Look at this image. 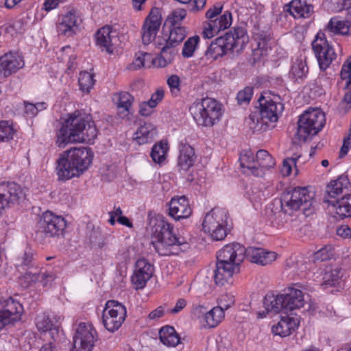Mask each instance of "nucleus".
Returning <instances> with one entry per match:
<instances>
[{
  "instance_id": "nucleus-50",
  "label": "nucleus",
  "mask_w": 351,
  "mask_h": 351,
  "mask_svg": "<svg viewBox=\"0 0 351 351\" xmlns=\"http://www.w3.org/2000/svg\"><path fill=\"white\" fill-rule=\"evenodd\" d=\"M147 58L151 59V54L147 52L138 51L135 54L134 60L129 66V69L137 70L143 67Z\"/></svg>"
},
{
  "instance_id": "nucleus-52",
  "label": "nucleus",
  "mask_w": 351,
  "mask_h": 351,
  "mask_svg": "<svg viewBox=\"0 0 351 351\" xmlns=\"http://www.w3.org/2000/svg\"><path fill=\"white\" fill-rule=\"evenodd\" d=\"M340 75L341 79L346 81L345 87L348 88L351 85V57L343 64Z\"/></svg>"
},
{
  "instance_id": "nucleus-1",
  "label": "nucleus",
  "mask_w": 351,
  "mask_h": 351,
  "mask_svg": "<svg viewBox=\"0 0 351 351\" xmlns=\"http://www.w3.org/2000/svg\"><path fill=\"white\" fill-rule=\"evenodd\" d=\"M97 136V130L90 114L76 110L69 114L57 132L56 143L64 147L68 143H91Z\"/></svg>"
},
{
  "instance_id": "nucleus-43",
  "label": "nucleus",
  "mask_w": 351,
  "mask_h": 351,
  "mask_svg": "<svg viewBox=\"0 0 351 351\" xmlns=\"http://www.w3.org/2000/svg\"><path fill=\"white\" fill-rule=\"evenodd\" d=\"M240 165L242 168L247 169L252 174L256 176V158L251 152H248L243 154L239 158Z\"/></svg>"
},
{
  "instance_id": "nucleus-15",
  "label": "nucleus",
  "mask_w": 351,
  "mask_h": 351,
  "mask_svg": "<svg viewBox=\"0 0 351 351\" xmlns=\"http://www.w3.org/2000/svg\"><path fill=\"white\" fill-rule=\"evenodd\" d=\"M23 306L12 298L0 301V330L21 319Z\"/></svg>"
},
{
  "instance_id": "nucleus-27",
  "label": "nucleus",
  "mask_w": 351,
  "mask_h": 351,
  "mask_svg": "<svg viewBox=\"0 0 351 351\" xmlns=\"http://www.w3.org/2000/svg\"><path fill=\"white\" fill-rule=\"evenodd\" d=\"M308 73V66L306 63V57L300 56L293 62L289 77L295 83L302 84L304 82Z\"/></svg>"
},
{
  "instance_id": "nucleus-47",
  "label": "nucleus",
  "mask_w": 351,
  "mask_h": 351,
  "mask_svg": "<svg viewBox=\"0 0 351 351\" xmlns=\"http://www.w3.org/2000/svg\"><path fill=\"white\" fill-rule=\"evenodd\" d=\"M134 101V97L128 92H122L119 95L118 108L122 109L123 112L128 114L130 109Z\"/></svg>"
},
{
  "instance_id": "nucleus-38",
  "label": "nucleus",
  "mask_w": 351,
  "mask_h": 351,
  "mask_svg": "<svg viewBox=\"0 0 351 351\" xmlns=\"http://www.w3.org/2000/svg\"><path fill=\"white\" fill-rule=\"evenodd\" d=\"M36 325L38 330L46 332L49 330L53 335V331L58 332V326L53 324L49 316L42 313L37 315L36 318Z\"/></svg>"
},
{
  "instance_id": "nucleus-30",
  "label": "nucleus",
  "mask_w": 351,
  "mask_h": 351,
  "mask_svg": "<svg viewBox=\"0 0 351 351\" xmlns=\"http://www.w3.org/2000/svg\"><path fill=\"white\" fill-rule=\"evenodd\" d=\"M284 300L282 295H274L273 293L267 294L264 298L263 305L266 311V313L263 315L259 313L261 317H265L267 313H271L277 314L281 311L285 313Z\"/></svg>"
},
{
  "instance_id": "nucleus-29",
  "label": "nucleus",
  "mask_w": 351,
  "mask_h": 351,
  "mask_svg": "<svg viewBox=\"0 0 351 351\" xmlns=\"http://www.w3.org/2000/svg\"><path fill=\"white\" fill-rule=\"evenodd\" d=\"M179 148L178 166L180 171H186L195 162L194 149L190 145L183 143H180Z\"/></svg>"
},
{
  "instance_id": "nucleus-64",
  "label": "nucleus",
  "mask_w": 351,
  "mask_h": 351,
  "mask_svg": "<svg viewBox=\"0 0 351 351\" xmlns=\"http://www.w3.org/2000/svg\"><path fill=\"white\" fill-rule=\"evenodd\" d=\"M337 234L341 237L349 238L351 237V229L348 226H341L337 228Z\"/></svg>"
},
{
  "instance_id": "nucleus-61",
  "label": "nucleus",
  "mask_w": 351,
  "mask_h": 351,
  "mask_svg": "<svg viewBox=\"0 0 351 351\" xmlns=\"http://www.w3.org/2000/svg\"><path fill=\"white\" fill-rule=\"evenodd\" d=\"M25 105V114L29 117H33L36 116L37 113V108L36 105L32 103H29L27 101H24Z\"/></svg>"
},
{
  "instance_id": "nucleus-23",
  "label": "nucleus",
  "mask_w": 351,
  "mask_h": 351,
  "mask_svg": "<svg viewBox=\"0 0 351 351\" xmlns=\"http://www.w3.org/2000/svg\"><path fill=\"white\" fill-rule=\"evenodd\" d=\"M284 11L295 19H306L313 14V6L306 0H292L284 5Z\"/></svg>"
},
{
  "instance_id": "nucleus-54",
  "label": "nucleus",
  "mask_w": 351,
  "mask_h": 351,
  "mask_svg": "<svg viewBox=\"0 0 351 351\" xmlns=\"http://www.w3.org/2000/svg\"><path fill=\"white\" fill-rule=\"evenodd\" d=\"M167 83L173 96L177 97L180 92V80L178 75H171L168 77Z\"/></svg>"
},
{
  "instance_id": "nucleus-53",
  "label": "nucleus",
  "mask_w": 351,
  "mask_h": 351,
  "mask_svg": "<svg viewBox=\"0 0 351 351\" xmlns=\"http://www.w3.org/2000/svg\"><path fill=\"white\" fill-rule=\"evenodd\" d=\"M254 88L252 86H247L240 90L237 96L239 104H248L252 97Z\"/></svg>"
},
{
  "instance_id": "nucleus-5",
  "label": "nucleus",
  "mask_w": 351,
  "mask_h": 351,
  "mask_svg": "<svg viewBox=\"0 0 351 351\" xmlns=\"http://www.w3.org/2000/svg\"><path fill=\"white\" fill-rule=\"evenodd\" d=\"M350 186L346 176H340L326 186L324 202L331 206L341 219L351 217V193H348Z\"/></svg>"
},
{
  "instance_id": "nucleus-60",
  "label": "nucleus",
  "mask_w": 351,
  "mask_h": 351,
  "mask_svg": "<svg viewBox=\"0 0 351 351\" xmlns=\"http://www.w3.org/2000/svg\"><path fill=\"white\" fill-rule=\"evenodd\" d=\"M164 95L165 93L162 89L157 90L154 94L152 95L151 98L148 100L149 104L156 107L157 104L162 100Z\"/></svg>"
},
{
  "instance_id": "nucleus-41",
  "label": "nucleus",
  "mask_w": 351,
  "mask_h": 351,
  "mask_svg": "<svg viewBox=\"0 0 351 351\" xmlns=\"http://www.w3.org/2000/svg\"><path fill=\"white\" fill-rule=\"evenodd\" d=\"M224 317V312L221 308L214 307L205 313V321L209 328L217 326Z\"/></svg>"
},
{
  "instance_id": "nucleus-34",
  "label": "nucleus",
  "mask_w": 351,
  "mask_h": 351,
  "mask_svg": "<svg viewBox=\"0 0 351 351\" xmlns=\"http://www.w3.org/2000/svg\"><path fill=\"white\" fill-rule=\"evenodd\" d=\"M253 32L255 40H257L258 48L261 50H267L268 47H271V41L272 40L270 29L269 27L261 28L258 24L257 27Z\"/></svg>"
},
{
  "instance_id": "nucleus-31",
  "label": "nucleus",
  "mask_w": 351,
  "mask_h": 351,
  "mask_svg": "<svg viewBox=\"0 0 351 351\" xmlns=\"http://www.w3.org/2000/svg\"><path fill=\"white\" fill-rule=\"evenodd\" d=\"M157 134L155 126L151 123L141 125L134 134L133 138L138 145L152 143Z\"/></svg>"
},
{
  "instance_id": "nucleus-16",
  "label": "nucleus",
  "mask_w": 351,
  "mask_h": 351,
  "mask_svg": "<svg viewBox=\"0 0 351 351\" xmlns=\"http://www.w3.org/2000/svg\"><path fill=\"white\" fill-rule=\"evenodd\" d=\"M95 329L84 323H80L73 337V346L71 351H92L96 341Z\"/></svg>"
},
{
  "instance_id": "nucleus-55",
  "label": "nucleus",
  "mask_w": 351,
  "mask_h": 351,
  "mask_svg": "<svg viewBox=\"0 0 351 351\" xmlns=\"http://www.w3.org/2000/svg\"><path fill=\"white\" fill-rule=\"evenodd\" d=\"M234 303V296L232 294L226 293L221 295L219 298V306L217 307L221 308L224 312V310L228 309L232 306H233Z\"/></svg>"
},
{
  "instance_id": "nucleus-13",
  "label": "nucleus",
  "mask_w": 351,
  "mask_h": 351,
  "mask_svg": "<svg viewBox=\"0 0 351 351\" xmlns=\"http://www.w3.org/2000/svg\"><path fill=\"white\" fill-rule=\"evenodd\" d=\"M127 316L125 306L117 300L106 302L102 313V322L110 332L117 330L124 322Z\"/></svg>"
},
{
  "instance_id": "nucleus-32",
  "label": "nucleus",
  "mask_w": 351,
  "mask_h": 351,
  "mask_svg": "<svg viewBox=\"0 0 351 351\" xmlns=\"http://www.w3.org/2000/svg\"><path fill=\"white\" fill-rule=\"evenodd\" d=\"M256 176L262 177L266 170L274 167L276 165L275 160L265 149H260L256 154Z\"/></svg>"
},
{
  "instance_id": "nucleus-18",
  "label": "nucleus",
  "mask_w": 351,
  "mask_h": 351,
  "mask_svg": "<svg viewBox=\"0 0 351 351\" xmlns=\"http://www.w3.org/2000/svg\"><path fill=\"white\" fill-rule=\"evenodd\" d=\"M162 23L161 11L158 8H153L146 17L141 30L142 42L149 45L156 38Z\"/></svg>"
},
{
  "instance_id": "nucleus-48",
  "label": "nucleus",
  "mask_w": 351,
  "mask_h": 351,
  "mask_svg": "<svg viewBox=\"0 0 351 351\" xmlns=\"http://www.w3.org/2000/svg\"><path fill=\"white\" fill-rule=\"evenodd\" d=\"M14 130L8 121H0V142L8 141L13 138Z\"/></svg>"
},
{
  "instance_id": "nucleus-28",
  "label": "nucleus",
  "mask_w": 351,
  "mask_h": 351,
  "mask_svg": "<svg viewBox=\"0 0 351 351\" xmlns=\"http://www.w3.org/2000/svg\"><path fill=\"white\" fill-rule=\"evenodd\" d=\"M298 325L299 319L297 317L286 315L282 317L277 325L273 326L271 330L274 335L285 337L292 334Z\"/></svg>"
},
{
  "instance_id": "nucleus-12",
  "label": "nucleus",
  "mask_w": 351,
  "mask_h": 351,
  "mask_svg": "<svg viewBox=\"0 0 351 351\" xmlns=\"http://www.w3.org/2000/svg\"><path fill=\"white\" fill-rule=\"evenodd\" d=\"M186 28L183 26H171L169 38L160 48V55L152 60L158 67H165L170 64L175 54L174 47L180 45L186 36Z\"/></svg>"
},
{
  "instance_id": "nucleus-36",
  "label": "nucleus",
  "mask_w": 351,
  "mask_h": 351,
  "mask_svg": "<svg viewBox=\"0 0 351 351\" xmlns=\"http://www.w3.org/2000/svg\"><path fill=\"white\" fill-rule=\"evenodd\" d=\"M15 265L19 271L34 267L35 259L33 251L30 248H26L16 258Z\"/></svg>"
},
{
  "instance_id": "nucleus-2",
  "label": "nucleus",
  "mask_w": 351,
  "mask_h": 351,
  "mask_svg": "<svg viewBox=\"0 0 351 351\" xmlns=\"http://www.w3.org/2000/svg\"><path fill=\"white\" fill-rule=\"evenodd\" d=\"M152 227V244L156 251L161 256L178 254L189 247L186 239L177 236L173 226L162 216L158 215L150 219Z\"/></svg>"
},
{
  "instance_id": "nucleus-40",
  "label": "nucleus",
  "mask_w": 351,
  "mask_h": 351,
  "mask_svg": "<svg viewBox=\"0 0 351 351\" xmlns=\"http://www.w3.org/2000/svg\"><path fill=\"white\" fill-rule=\"evenodd\" d=\"M52 280L53 276L46 272H38L34 271L32 272L31 271H25V274L21 278V280H24V282L25 285L24 287H27L31 285L32 282H35L37 281H49L47 279Z\"/></svg>"
},
{
  "instance_id": "nucleus-26",
  "label": "nucleus",
  "mask_w": 351,
  "mask_h": 351,
  "mask_svg": "<svg viewBox=\"0 0 351 351\" xmlns=\"http://www.w3.org/2000/svg\"><path fill=\"white\" fill-rule=\"evenodd\" d=\"M116 36V32L112 30V27H103L95 34L96 44L101 51L112 53L113 52L112 39Z\"/></svg>"
},
{
  "instance_id": "nucleus-46",
  "label": "nucleus",
  "mask_w": 351,
  "mask_h": 351,
  "mask_svg": "<svg viewBox=\"0 0 351 351\" xmlns=\"http://www.w3.org/2000/svg\"><path fill=\"white\" fill-rule=\"evenodd\" d=\"M199 41V37L198 36H194L188 38L184 44L182 51V56L184 58H190L193 56Z\"/></svg>"
},
{
  "instance_id": "nucleus-4",
  "label": "nucleus",
  "mask_w": 351,
  "mask_h": 351,
  "mask_svg": "<svg viewBox=\"0 0 351 351\" xmlns=\"http://www.w3.org/2000/svg\"><path fill=\"white\" fill-rule=\"evenodd\" d=\"M234 249L230 243L221 249L217 254L216 268L214 271V280L217 285L224 286L232 283L236 271L238 272L242 258L243 248Z\"/></svg>"
},
{
  "instance_id": "nucleus-37",
  "label": "nucleus",
  "mask_w": 351,
  "mask_h": 351,
  "mask_svg": "<svg viewBox=\"0 0 351 351\" xmlns=\"http://www.w3.org/2000/svg\"><path fill=\"white\" fill-rule=\"evenodd\" d=\"M326 31L335 34L351 35V23L348 21H339L332 18L327 25Z\"/></svg>"
},
{
  "instance_id": "nucleus-42",
  "label": "nucleus",
  "mask_w": 351,
  "mask_h": 351,
  "mask_svg": "<svg viewBox=\"0 0 351 351\" xmlns=\"http://www.w3.org/2000/svg\"><path fill=\"white\" fill-rule=\"evenodd\" d=\"M328 9L335 12L345 10L351 19V0H329Z\"/></svg>"
},
{
  "instance_id": "nucleus-20",
  "label": "nucleus",
  "mask_w": 351,
  "mask_h": 351,
  "mask_svg": "<svg viewBox=\"0 0 351 351\" xmlns=\"http://www.w3.org/2000/svg\"><path fill=\"white\" fill-rule=\"evenodd\" d=\"M154 267L146 259H139L136 263V268L131 280L136 289H143L152 278Z\"/></svg>"
},
{
  "instance_id": "nucleus-56",
  "label": "nucleus",
  "mask_w": 351,
  "mask_h": 351,
  "mask_svg": "<svg viewBox=\"0 0 351 351\" xmlns=\"http://www.w3.org/2000/svg\"><path fill=\"white\" fill-rule=\"evenodd\" d=\"M339 108L343 113H347L351 109V90H348L345 93L339 104Z\"/></svg>"
},
{
  "instance_id": "nucleus-58",
  "label": "nucleus",
  "mask_w": 351,
  "mask_h": 351,
  "mask_svg": "<svg viewBox=\"0 0 351 351\" xmlns=\"http://www.w3.org/2000/svg\"><path fill=\"white\" fill-rule=\"evenodd\" d=\"M154 108L148 101H143L139 105V114L143 117H148L152 114Z\"/></svg>"
},
{
  "instance_id": "nucleus-19",
  "label": "nucleus",
  "mask_w": 351,
  "mask_h": 351,
  "mask_svg": "<svg viewBox=\"0 0 351 351\" xmlns=\"http://www.w3.org/2000/svg\"><path fill=\"white\" fill-rule=\"evenodd\" d=\"M23 57L18 52H9L0 57V77H7L24 66Z\"/></svg>"
},
{
  "instance_id": "nucleus-22",
  "label": "nucleus",
  "mask_w": 351,
  "mask_h": 351,
  "mask_svg": "<svg viewBox=\"0 0 351 351\" xmlns=\"http://www.w3.org/2000/svg\"><path fill=\"white\" fill-rule=\"evenodd\" d=\"M82 19L78 12L71 10L62 16L61 22L58 25V32L65 36H71L75 34Z\"/></svg>"
},
{
  "instance_id": "nucleus-11",
  "label": "nucleus",
  "mask_w": 351,
  "mask_h": 351,
  "mask_svg": "<svg viewBox=\"0 0 351 351\" xmlns=\"http://www.w3.org/2000/svg\"><path fill=\"white\" fill-rule=\"evenodd\" d=\"M66 228V221L51 211H45L41 215L36 231V239L43 241L46 239L59 237L63 234Z\"/></svg>"
},
{
  "instance_id": "nucleus-9",
  "label": "nucleus",
  "mask_w": 351,
  "mask_h": 351,
  "mask_svg": "<svg viewBox=\"0 0 351 351\" xmlns=\"http://www.w3.org/2000/svg\"><path fill=\"white\" fill-rule=\"evenodd\" d=\"M189 111L198 125L212 127L218 123L222 115L221 105L209 97L195 100Z\"/></svg>"
},
{
  "instance_id": "nucleus-51",
  "label": "nucleus",
  "mask_w": 351,
  "mask_h": 351,
  "mask_svg": "<svg viewBox=\"0 0 351 351\" xmlns=\"http://www.w3.org/2000/svg\"><path fill=\"white\" fill-rule=\"evenodd\" d=\"M186 16V11L184 9H176L167 17V22L171 26L180 25L179 23L182 21Z\"/></svg>"
},
{
  "instance_id": "nucleus-39",
  "label": "nucleus",
  "mask_w": 351,
  "mask_h": 351,
  "mask_svg": "<svg viewBox=\"0 0 351 351\" xmlns=\"http://www.w3.org/2000/svg\"><path fill=\"white\" fill-rule=\"evenodd\" d=\"M167 150V143L160 141L158 143H156L152 149L150 153L151 158L154 162L160 164L165 160Z\"/></svg>"
},
{
  "instance_id": "nucleus-24",
  "label": "nucleus",
  "mask_w": 351,
  "mask_h": 351,
  "mask_svg": "<svg viewBox=\"0 0 351 351\" xmlns=\"http://www.w3.org/2000/svg\"><path fill=\"white\" fill-rule=\"evenodd\" d=\"M284 301L285 313H288L295 309H298L304 306V295L301 290L291 287L287 289V292L282 294Z\"/></svg>"
},
{
  "instance_id": "nucleus-8",
  "label": "nucleus",
  "mask_w": 351,
  "mask_h": 351,
  "mask_svg": "<svg viewBox=\"0 0 351 351\" xmlns=\"http://www.w3.org/2000/svg\"><path fill=\"white\" fill-rule=\"evenodd\" d=\"M280 202L282 210L291 215L293 211L302 210L306 216L312 213L315 202L313 194L306 187H297L286 191L281 195Z\"/></svg>"
},
{
  "instance_id": "nucleus-63",
  "label": "nucleus",
  "mask_w": 351,
  "mask_h": 351,
  "mask_svg": "<svg viewBox=\"0 0 351 351\" xmlns=\"http://www.w3.org/2000/svg\"><path fill=\"white\" fill-rule=\"evenodd\" d=\"M293 165V163H291L290 160L288 158L285 159L281 169L282 173L285 176H289L291 173Z\"/></svg>"
},
{
  "instance_id": "nucleus-62",
  "label": "nucleus",
  "mask_w": 351,
  "mask_h": 351,
  "mask_svg": "<svg viewBox=\"0 0 351 351\" xmlns=\"http://www.w3.org/2000/svg\"><path fill=\"white\" fill-rule=\"evenodd\" d=\"M222 10V7H218L213 5L212 8L208 9L206 13V17L209 20L214 19L215 16L219 15Z\"/></svg>"
},
{
  "instance_id": "nucleus-10",
  "label": "nucleus",
  "mask_w": 351,
  "mask_h": 351,
  "mask_svg": "<svg viewBox=\"0 0 351 351\" xmlns=\"http://www.w3.org/2000/svg\"><path fill=\"white\" fill-rule=\"evenodd\" d=\"M326 123L325 114L319 108H309L304 111L298 121L295 137L306 141L317 134Z\"/></svg>"
},
{
  "instance_id": "nucleus-3",
  "label": "nucleus",
  "mask_w": 351,
  "mask_h": 351,
  "mask_svg": "<svg viewBox=\"0 0 351 351\" xmlns=\"http://www.w3.org/2000/svg\"><path fill=\"white\" fill-rule=\"evenodd\" d=\"M93 154L88 147H74L64 152L57 160L58 179L67 180L82 174L90 166Z\"/></svg>"
},
{
  "instance_id": "nucleus-21",
  "label": "nucleus",
  "mask_w": 351,
  "mask_h": 351,
  "mask_svg": "<svg viewBox=\"0 0 351 351\" xmlns=\"http://www.w3.org/2000/svg\"><path fill=\"white\" fill-rule=\"evenodd\" d=\"M168 205L169 215L177 221L188 218L192 213L189 199L184 195L173 197Z\"/></svg>"
},
{
  "instance_id": "nucleus-33",
  "label": "nucleus",
  "mask_w": 351,
  "mask_h": 351,
  "mask_svg": "<svg viewBox=\"0 0 351 351\" xmlns=\"http://www.w3.org/2000/svg\"><path fill=\"white\" fill-rule=\"evenodd\" d=\"M323 289H327L332 287H341L342 282V270L340 268H326L324 272H322Z\"/></svg>"
},
{
  "instance_id": "nucleus-7",
  "label": "nucleus",
  "mask_w": 351,
  "mask_h": 351,
  "mask_svg": "<svg viewBox=\"0 0 351 351\" xmlns=\"http://www.w3.org/2000/svg\"><path fill=\"white\" fill-rule=\"evenodd\" d=\"M258 102V108L251 113L248 121L249 127L254 132L265 131L269 127V123L278 121V114L284 109L282 103L273 101L270 97L261 95Z\"/></svg>"
},
{
  "instance_id": "nucleus-59",
  "label": "nucleus",
  "mask_w": 351,
  "mask_h": 351,
  "mask_svg": "<svg viewBox=\"0 0 351 351\" xmlns=\"http://www.w3.org/2000/svg\"><path fill=\"white\" fill-rule=\"evenodd\" d=\"M331 256V253H329L326 248H322L314 253L313 261H326L329 260Z\"/></svg>"
},
{
  "instance_id": "nucleus-14",
  "label": "nucleus",
  "mask_w": 351,
  "mask_h": 351,
  "mask_svg": "<svg viewBox=\"0 0 351 351\" xmlns=\"http://www.w3.org/2000/svg\"><path fill=\"white\" fill-rule=\"evenodd\" d=\"M312 47L320 70L325 71L336 58L334 49L328 42L326 34L319 32L312 42Z\"/></svg>"
},
{
  "instance_id": "nucleus-57",
  "label": "nucleus",
  "mask_w": 351,
  "mask_h": 351,
  "mask_svg": "<svg viewBox=\"0 0 351 351\" xmlns=\"http://www.w3.org/2000/svg\"><path fill=\"white\" fill-rule=\"evenodd\" d=\"M218 19L220 21L221 30L228 28L232 24V18L230 11H225Z\"/></svg>"
},
{
  "instance_id": "nucleus-45",
  "label": "nucleus",
  "mask_w": 351,
  "mask_h": 351,
  "mask_svg": "<svg viewBox=\"0 0 351 351\" xmlns=\"http://www.w3.org/2000/svg\"><path fill=\"white\" fill-rule=\"evenodd\" d=\"M78 82L80 90L83 92L88 93L95 84L94 75L86 71L81 72Z\"/></svg>"
},
{
  "instance_id": "nucleus-6",
  "label": "nucleus",
  "mask_w": 351,
  "mask_h": 351,
  "mask_svg": "<svg viewBox=\"0 0 351 351\" xmlns=\"http://www.w3.org/2000/svg\"><path fill=\"white\" fill-rule=\"evenodd\" d=\"M245 30L241 27L234 28L213 41L205 52L207 59L216 60L228 53H240L245 43Z\"/></svg>"
},
{
  "instance_id": "nucleus-35",
  "label": "nucleus",
  "mask_w": 351,
  "mask_h": 351,
  "mask_svg": "<svg viewBox=\"0 0 351 351\" xmlns=\"http://www.w3.org/2000/svg\"><path fill=\"white\" fill-rule=\"evenodd\" d=\"M160 341L165 346L175 347L180 342V337L173 326H165L159 330Z\"/></svg>"
},
{
  "instance_id": "nucleus-17",
  "label": "nucleus",
  "mask_w": 351,
  "mask_h": 351,
  "mask_svg": "<svg viewBox=\"0 0 351 351\" xmlns=\"http://www.w3.org/2000/svg\"><path fill=\"white\" fill-rule=\"evenodd\" d=\"M234 249L236 247L243 248L242 258L241 263L246 257L250 262L260 265H267L271 264L276 258V254L274 252L267 251L261 247H249L245 248L239 243H232Z\"/></svg>"
},
{
  "instance_id": "nucleus-49",
  "label": "nucleus",
  "mask_w": 351,
  "mask_h": 351,
  "mask_svg": "<svg viewBox=\"0 0 351 351\" xmlns=\"http://www.w3.org/2000/svg\"><path fill=\"white\" fill-rule=\"evenodd\" d=\"M221 30V25L219 19H213L209 20L207 26L204 27L203 34L206 38H210L214 36L215 34H218Z\"/></svg>"
},
{
  "instance_id": "nucleus-25",
  "label": "nucleus",
  "mask_w": 351,
  "mask_h": 351,
  "mask_svg": "<svg viewBox=\"0 0 351 351\" xmlns=\"http://www.w3.org/2000/svg\"><path fill=\"white\" fill-rule=\"evenodd\" d=\"M228 213L225 209L215 208L206 213L202 222L204 232L210 231L219 223L223 224L228 220Z\"/></svg>"
},
{
  "instance_id": "nucleus-44",
  "label": "nucleus",
  "mask_w": 351,
  "mask_h": 351,
  "mask_svg": "<svg viewBox=\"0 0 351 351\" xmlns=\"http://www.w3.org/2000/svg\"><path fill=\"white\" fill-rule=\"evenodd\" d=\"M227 226L228 220L224 221L223 224L219 223V226H215L210 231H207L205 233L208 234L213 241H222L228 234V229Z\"/></svg>"
}]
</instances>
